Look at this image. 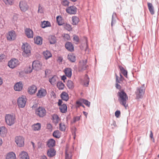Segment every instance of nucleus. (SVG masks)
<instances>
[{"label":"nucleus","instance_id":"51","mask_svg":"<svg viewBox=\"0 0 159 159\" xmlns=\"http://www.w3.org/2000/svg\"><path fill=\"white\" fill-rule=\"evenodd\" d=\"M116 79V82L117 83H120V82L122 81V80L121 79L119 78L118 76L116 74H115Z\"/></svg>","mask_w":159,"mask_h":159},{"label":"nucleus","instance_id":"52","mask_svg":"<svg viewBox=\"0 0 159 159\" xmlns=\"http://www.w3.org/2000/svg\"><path fill=\"white\" fill-rule=\"evenodd\" d=\"M135 93L136 95V98H139V88H137V89L136 91L135 92Z\"/></svg>","mask_w":159,"mask_h":159},{"label":"nucleus","instance_id":"29","mask_svg":"<svg viewBox=\"0 0 159 159\" xmlns=\"http://www.w3.org/2000/svg\"><path fill=\"white\" fill-rule=\"evenodd\" d=\"M52 135L54 137L59 139L61 137V133L59 130H57L54 131Z\"/></svg>","mask_w":159,"mask_h":159},{"label":"nucleus","instance_id":"20","mask_svg":"<svg viewBox=\"0 0 159 159\" xmlns=\"http://www.w3.org/2000/svg\"><path fill=\"white\" fill-rule=\"evenodd\" d=\"M65 46L66 48L70 52H72L74 50V47L70 42H66L65 44Z\"/></svg>","mask_w":159,"mask_h":159},{"label":"nucleus","instance_id":"62","mask_svg":"<svg viewBox=\"0 0 159 159\" xmlns=\"http://www.w3.org/2000/svg\"><path fill=\"white\" fill-rule=\"evenodd\" d=\"M76 103L77 105H78L80 106L82 104V103L79 101H77Z\"/></svg>","mask_w":159,"mask_h":159},{"label":"nucleus","instance_id":"2","mask_svg":"<svg viewBox=\"0 0 159 159\" xmlns=\"http://www.w3.org/2000/svg\"><path fill=\"white\" fill-rule=\"evenodd\" d=\"M23 51L22 53L23 56L24 57H28L31 55V47L27 43H23L21 47Z\"/></svg>","mask_w":159,"mask_h":159},{"label":"nucleus","instance_id":"16","mask_svg":"<svg viewBox=\"0 0 159 159\" xmlns=\"http://www.w3.org/2000/svg\"><path fill=\"white\" fill-rule=\"evenodd\" d=\"M37 87L34 85H33L29 87L28 89V92L30 94H33L37 91Z\"/></svg>","mask_w":159,"mask_h":159},{"label":"nucleus","instance_id":"50","mask_svg":"<svg viewBox=\"0 0 159 159\" xmlns=\"http://www.w3.org/2000/svg\"><path fill=\"white\" fill-rule=\"evenodd\" d=\"M80 116H76L74 117L73 118V122L74 123H75L76 122L79 120L80 119Z\"/></svg>","mask_w":159,"mask_h":159},{"label":"nucleus","instance_id":"46","mask_svg":"<svg viewBox=\"0 0 159 159\" xmlns=\"http://www.w3.org/2000/svg\"><path fill=\"white\" fill-rule=\"evenodd\" d=\"M82 102L86 106L89 107L90 105V102L87 100L83 99L82 100Z\"/></svg>","mask_w":159,"mask_h":159},{"label":"nucleus","instance_id":"60","mask_svg":"<svg viewBox=\"0 0 159 159\" xmlns=\"http://www.w3.org/2000/svg\"><path fill=\"white\" fill-rule=\"evenodd\" d=\"M116 88L118 89H120L121 88V86L120 84L116 83Z\"/></svg>","mask_w":159,"mask_h":159},{"label":"nucleus","instance_id":"23","mask_svg":"<svg viewBox=\"0 0 159 159\" xmlns=\"http://www.w3.org/2000/svg\"><path fill=\"white\" fill-rule=\"evenodd\" d=\"M68 59L72 62H74L76 61V57L72 53L69 54L67 56Z\"/></svg>","mask_w":159,"mask_h":159},{"label":"nucleus","instance_id":"40","mask_svg":"<svg viewBox=\"0 0 159 159\" xmlns=\"http://www.w3.org/2000/svg\"><path fill=\"white\" fill-rule=\"evenodd\" d=\"M79 21V19L76 16L72 17V24L74 25H76Z\"/></svg>","mask_w":159,"mask_h":159},{"label":"nucleus","instance_id":"24","mask_svg":"<svg viewBox=\"0 0 159 159\" xmlns=\"http://www.w3.org/2000/svg\"><path fill=\"white\" fill-rule=\"evenodd\" d=\"M21 159H29L28 153L24 151L22 152L19 154Z\"/></svg>","mask_w":159,"mask_h":159},{"label":"nucleus","instance_id":"28","mask_svg":"<svg viewBox=\"0 0 159 159\" xmlns=\"http://www.w3.org/2000/svg\"><path fill=\"white\" fill-rule=\"evenodd\" d=\"M59 107V109L61 112L65 113L67 111V106L66 104L63 103Z\"/></svg>","mask_w":159,"mask_h":159},{"label":"nucleus","instance_id":"63","mask_svg":"<svg viewBox=\"0 0 159 159\" xmlns=\"http://www.w3.org/2000/svg\"><path fill=\"white\" fill-rule=\"evenodd\" d=\"M43 144L42 143H39L38 146V148H39L42 147Z\"/></svg>","mask_w":159,"mask_h":159},{"label":"nucleus","instance_id":"31","mask_svg":"<svg viewBox=\"0 0 159 159\" xmlns=\"http://www.w3.org/2000/svg\"><path fill=\"white\" fill-rule=\"evenodd\" d=\"M89 78L88 75L87 74L85 75L84 78V86L86 87L88 86L89 84Z\"/></svg>","mask_w":159,"mask_h":159},{"label":"nucleus","instance_id":"41","mask_svg":"<svg viewBox=\"0 0 159 159\" xmlns=\"http://www.w3.org/2000/svg\"><path fill=\"white\" fill-rule=\"evenodd\" d=\"M50 23L48 21H43L42 22L41 27L43 28H44L46 27L50 26Z\"/></svg>","mask_w":159,"mask_h":159},{"label":"nucleus","instance_id":"14","mask_svg":"<svg viewBox=\"0 0 159 159\" xmlns=\"http://www.w3.org/2000/svg\"><path fill=\"white\" fill-rule=\"evenodd\" d=\"M23 87V85L22 82L20 81L15 84L14 85V88L15 91H20L22 89Z\"/></svg>","mask_w":159,"mask_h":159},{"label":"nucleus","instance_id":"8","mask_svg":"<svg viewBox=\"0 0 159 159\" xmlns=\"http://www.w3.org/2000/svg\"><path fill=\"white\" fill-rule=\"evenodd\" d=\"M15 142L19 147H22L24 145V139L21 136H17L15 138Z\"/></svg>","mask_w":159,"mask_h":159},{"label":"nucleus","instance_id":"5","mask_svg":"<svg viewBox=\"0 0 159 159\" xmlns=\"http://www.w3.org/2000/svg\"><path fill=\"white\" fill-rule=\"evenodd\" d=\"M19 62L16 58H12L11 59L8 63V66L12 69H14L19 65Z\"/></svg>","mask_w":159,"mask_h":159},{"label":"nucleus","instance_id":"4","mask_svg":"<svg viewBox=\"0 0 159 159\" xmlns=\"http://www.w3.org/2000/svg\"><path fill=\"white\" fill-rule=\"evenodd\" d=\"M16 37V32L13 30L8 31L6 34V38L7 40L11 41L15 40Z\"/></svg>","mask_w":159,"mask_h":159},{"label":"nucleus","instance_id":"12","mask_svg":"<svg viewBox=\"0 0 159 159\" xmlns=\"http://www.w3.org/2000/svg\"><path fill=\"white\" fill-rule=\"evenodd\" d=\"M76 7L74 6L68 7L66 9V12L70 14H75L77 11Z\"/></svg>","mask_w":159,"mask_h":159},{"label":"nucleus","instance_id":"42","mask_svg":"<svg viewBox=\"0 0 159 159\" xmlns=\"http://www.w3.org/2000/svg\"><path fill=\"white\" fill-rule=\"evenodd\" d=\"M116 13L115 12H114L113 13V14L112 15V20H111V26H112L114 24H115L116 22L115 18H116Z\"/></svg>","mask_w":159,"mask_h":159},{"label":"nucleus","instance_id":"64","mask_svg":"<svg viewBox=\"0 0 159 159\" xmlns=\"http://www.w3.org/2000/svg\"><path fill=\"white\" fill-rule=\"evenodd\" d=\"M41 159H47V158L46 156L43 155L41 157Z\"/></svg>","mask_w":159,"mask_h":159},{"label":"nucleus","instance_id":"21","mask_svg":"<svg viewBox=\"0 0 159 159\" xmlns=\"http://www.w3.org/2000/svg\"><path fill=\"white\" fill-rule=\"evenodd\" d=\"M6 159H16L15 154L13 152L8 153L6 155Z\"/></svg>","mask_w":159,"mask_h":159},{"label":"nucleus","instance_id":"27","mask_svg":"<svg viewBox=\"0 0 159 159\" xmlns=\"http://www.w3.org/2000/svg\"><path fill=\"white\" fill-rule=\"evenodd\" d=\"M64 72L66 75L69 77H71L72 75V70L70 68H66L65 69Z\"/></svg>","mask_w":159,"mask_h":159},{"label":"nucleus","instance_id":"43","mask_svg":"<svg viewBox=\"0 0 159 159\" xmlns=\"http://www.w3.org/2000/svg\"><path fill=\"white\" fill-rule=\"evenodd\" d=\"M73 40L74 43L76 44H77L79 42V37L75 35H73Z\"/></svg>","mask_w":159,"mask_h":159},{"label":"nucleus","instance_id":"6","mask_svg":"<svg viewBox=\"0 0 159 159\" xmlns=\"http://www.w3.org/2000/svg\"><path fill=\"white\" fill-rule=\"evenodd\" d=\"M26 101V98L25 96H22L19 97L17 100L19 107L20 108H24L25 105Z\"/></svg>","mask_w":159,"mask_h":159},{"label":"nucleus","instance_id":"56","mask_svg":"<svg viewBox=\"0 0 159 159\" xmlns=\"http://www.w3.org/2000/svg\"><path fill=\"white\" fill-rule=\"evenodd\" d=\"M121 72L125 77H127V72L126 70H124L121 71Z\"/></svg>","mask_w":159,"mask_h":159},{"label":"nucleus","instance_id":"45","mask_svg":"<svg viewBox=\"0 0 159 159\" xmlns=\"http://www.w3.org/2000/svg\"><path fill=\"white\" fill-rule=\"evenodd\" d=\"M64 28L68 31H70L72 30L71 25L68 24H66L64 26Z\"/></svg>","mask_w":159,"mask_h":159},{"label":"nucleus","instance_id":"48","mask_svg":"<svg viewBox=\"0 0 159 159\" xmlns=\"http://www.w3.org/2000/svg\"><path fill=\"white\" fill-rule=\"evenodd\" d=\"M38 13H43V9L42 7H41L40 4L39 5L38 10Z\"/></svg>","mask_w":159,"mask_h":159},{"label":"nucleus","instance_id":"3","mask_svg":"<svg viewBox=\"0 0 159 159\" xmlns=\"http://www.w3.org/2000/svg\"><path fill=\"white\" fill-rule=\"evenodd\" d=\"M5 120L7 124L11 126L14 124L16 118L14 116L11 114H7L5 116Z\"/></svg>","mask_w":159,"mask_h":159},{"label":"nucleus","instance_id":"38","mask_svg":"<svg viewBox=\"0 0 159 159\" xmlns=\"http://www.w3.org/2000/svg\"><path fill=\"white\" fill-rule=\"evenodd\" d=\"M67 86L68 88L70 89H73L74 87L73 83L70 80H68L67 83Z\"/></svg>","mask_w":159,"mask_h":159},{"label":"nucleus","instance_id":"15","mask_svg":"<svg viewBox=\"0 0 159 159\" xmlns=\"http://www.w3.org/2000/svg\"><path fill=\"white\" fill-rule=\"evenodd\" d=\"M25 33L29 38H33L34 34L33 31L30 28H27L25 30Z\"/></svg>","mask_w":159,"mask_h":159},{"label":"nucleus","instance_id":"11","mask_svg":"<svg viewBox=\"0 0 159 159\" xmlns=\"http://www.w3.org/2000/svg\"><path fill=\"white\" fill-rule=\"evenodd\" d=\"M47 93L46 90L43 89L41 88L38 90L37 96L39 98H41L45 96Z\"/></svg>","mask_w":159,"mask_h":159},{"label":"nucleus","instance_id":"55","mask_svg":"<svg viewBox=\"0 0 159 159\" xmlns=\"http://www.w3.org/2000/svg\"><path fill=\"white\" fill-rule=\"evenodd\" d=\"M53 118L54 120H56V122H58V121L59 117L57 115H55L53 116Z\"/></svg>","mask_w":159,"mask_h":159},{"label":"nucleus","instance_id":"39","mask_svg":"<svg viewBox=\"0 0 159 159\" xmlns=\"http://www.w3.org/2000/svg\"><path fill=\"white\" fill-rule=\"evenodd\" d=\"M66 126L64 123H62L59 124V129L61 131H65L66 129Z\"/></svg>","mask_w":159,"mask_h":159},{"label":"nucleus","instance_id":"47","mask_svg":"<svg viewBox=\"0 0 159 159\" xmlns=\"http://www.w3.org/2000/svg\"><path fill=\"white\" fill-rule=\"evenodd\" d=\"M33 69H34V68H33L32 66H29L27 67L26 72L27 73H30L32 72Z\"/></svg>","mask_w":159,"mask_h":159},{"label":"nucleus","instance_id":"36","mask_svg":"<svg viewBox=\"0 0 159 159\" xmlns=\"http://www.w3.org/2000/svg\"><path fill=\"white\" fill-rule=\"evenodd\" d=\"M41 127V125L39 123L34 124L32 126L33 129L35 131L39 130L40 129Z\"/></svg>","mask_w":159,"mask_h":159},{"label":"nucleus","instance_id":"18","mask_svg":"<svg viewBox=\"0 0 159 159\" xmlns=\"http://www.w3.org/2000/svg\"><path fill=\"white\" fill-rule=\"evenodd\" d=\"M56 142L53 139H49L47 142V145L50 148H52L55 146Z\"/></svg>","mask_w":159,"mask_h":159},{"label":"nucleus","instance_id":"44","mask_svg":"<svg viewBox=\"0 0 159 159\" xmlns=\"http://www.w3.org/2000/svg\"><path fill=\"white\" fill-rule=\"evenodd\" d=\"M7 5H11L14 3V0H3Z\"/></svg>","mask_w":159,"mask_h":159},{"label":"nucleus","instance_id":"10","mask_svg":"<svg viewBox=\"0 0 159 159\" xmlns=\"http://www.w3.org/2000/svg\"><path fill=\"white\" fill-rule=\"evenodd\" d=\"M42 66V63L38 60L34 61L33 62L32 67L36 70H39L40 69Z\"/></svg>","mask_w":159,"mask_h":159},{"label":"nucleus","instance_id":"59","mask_svg":"<svg viewBox=\"0 0 159 159\" xmlns=\"http://www.w3.org/2000/svg\"><path fill=\"white\" fill-rule=\"evenodd\" d=\"M5 55L3 54L0 55V61H1L4 58Z\"/></svg>","mask_w":159,"mask_h":159},{"label":"nucleus","instance_id":"7","mask_svg":"<svg viewBox=\"0 0 159 159\" xmlns=\"http://www.w3.org/2000/svg\"><path fill=\"white\" fill-rule=\"evenodd\" d=\"M46 113L45 109L42 107H39L35 110L36 114L40 117H43L45 116Z\"/></svg>","mask_w":159,"mask_h":159},{"label":"nucleus","instance_id":"57","mask_svg":"<svg viewBox=\"0 0 159 159\" xmlns=\"http://www.w3.org/2000/svg\"><path fill=\"white\" fill-rule=\"evenodd\" d=\"M63 103V102L62 100L61 99H59L58 100V105L59 106H60L62 105V103Z\"/></svg>","mask_w":159,"mask_h":159},{"label":"nucleus","instance_id":"54","mask_svg":"<svg viewBox=\"0 0 159 159\" xmlns=\"http://www.w3.org/2000/svg\"><path fill=\"white\" fill-rule=\"evenodd\" d=\"M61 20V17L58 16L57 17V20L59 25H61V24L60 23V20Z\"/></svg>","mask_w":159,"mask_h":159},{"label":"nucleus","instance_id":"53","mask_svg":"<svg viewBox=\"0 0 159 159\" xmlns=\"http://www.w3.org/2000/svg\"><path fill=\"white\" fill-rule=\"evenodd\" d=\"M120 111H116L115 112V116L116 117L118 118L120 115Z\"/></svg>","mask_w":159,"mask_h":159},{"label":"nucleus","instance_id":"58","mask_svg":"<svg viewBox=\"0 0 159 159\" xmlns=\"http://www.w3.org/2000/svg\"><path fill=\"white\" fill-rule=\"evenodd\" d=\"M47 129H51L52 127V126L51 124H47Z\"/></svg>","mask_w":159,"mask_h":159},{"label":"nucleus","instance_id":"34","mask_svg":"<svg viewBox=\"0 0 159 159\" xmlns=\"http://www.w3.org/2000/svg\"><path fill=\"white\" fill-rule=\"evenodd\" d=\"M42 39L39 36L37 37L34 39V42L37 44L41 45L42 43Z\"/></svg>","mask_w":159,"mask_h":159},{"label":"nucleus","instance_id":"30","mask_svg":"<svg viewBox=\"0 0 159 159\" xmlns=\"http://www.w3.org/2000/svg\"><path fill=\"white\" fill-rule=\"evenodd\" d=\"M48 40L51 44H54L56 41V38L54 35H50L48 38Z\"/></svg>","mask_w":159,"mask_h":159},{"label":"nucleus","instance_id":"26","mask_svg":"<svg viewBox=\"0 0 159 159\" xmlns=\"http://www.w3.org/2000/svg\"><path fill=\"white\" fill-rule=\"evenodd\" d=\"M43 55L45 59L47 60L52 56V54L48 50H46L43 52Z\"/></svg>","mask_w":159,"mask_h":159},{"label":"nucleus","instance_id":"25","mask_svg":"<svg viewBox=\"0 0 159 159\" xmlns=\"http://www.w3.org/2000/svg\"><path fill=\"white\" fill-rule=\"evenodd\" d=\"M7 132V129L4 126H2L0 128V134L1 135L4 137L6 136Z\"/></svg>","mask_w":159,"mask_h":159},{"label":"nucleus","instance_id":"17","mask_svg":"<svg viewBox=\"0 0 159 159\" xmlns=\"http://www.w3.org/2000/svg\"><path fill=\"white\" fill-rule=\"evenodd\" d=\"M56 154V151L54 148H49L47 151V155L49 157H52Z\"/></svg>","mask_w":159,"mask_h":159},{"label":"nucleus","instance_id":"35","mask_svg":"<svg viewBox=\"0 0 159 159\" xmlns=\"http://www.w3.org/2000/svg\"><path fill=\"white\" fill-rule=\"evenodd\" d=\"M65 159H72V155L71 152L68 151L67 149L66 150Z\"/></svg>","mask_w":159,"mask_h":159},{"label":"nucleus","instance_id":"49","mask_svg":"<svg viewBox=\"0 0 159 159\" xmlns=\"http://www.w3.org/2000/svg\"><path fill=\"white\" fill-rule=\"evenodd\" d=\"M61 3L63 6H67L69 5V2L67 0H63Z\"/></svg>","mask_w":159,"mask_h":159},{"label":"nucleus","instance_id":"37","mask_svg":"<svg viewBox=\"0 0 159 159\" xmlns=\"http://www.w3.org/2000/svg\"><path fill=\"white\" fill-rule=\"evenodd\" d=\"M57 85L58 88L60 90L63 89L65 86L64 84L61 81L58 82L57 83Z\"/></svg>","mask_w":159,"mask_h":159},{"label":"nucleus","instance_id":"33","mask_svg":"<svg viewBox=\"0 0 159 159\" xmlns=\"http://www.w3.org/2000/svg\"><path fill=\"white\" fill-rule=\"evenodd\" d=\"M145 86L144 84H143L142 87L140 88V98H143V95L145 93Z\"/></svg>","mask_w":159,"mask_h":159},{"label":"nucleus","instance_id":"9","mask_svg":"<svg viewBox=\"0 0 159 159\" xmlns=\"http://www.w3.org/2000/svg\"><path fill=\"white\" fill-rule=\"evenodd\" d=\"M19 6L21 11H27L29 7L26 2L24 0L20 2Z\"/></svg>","mask_w":159,"mask_h":159},{"label":"nucleus","instance_id":"19","mask_svg":"<svg viewBox=\"0 0 159 159\" xmlns=\"http://www.w3.org/2000/svg\"><path fill=\"white\" fill-rule=\"evenodd\" d=\"M58 79V78L56 75H54L52 77L49 79V81L51 84L52 85H55Z\"/></svg>","mask_w":159,"mask_h":159},{"label":"nucleus","instance_id":"22","mask_svg":"<svg viewBox=\"0 0 159 159\" xmlns=\"http://www.w3.org/2000/svg\"><path fill=\"white\" fill-rule=\"evenodd\" d=\"M61 98L64 101H67L69 98L68 94L65 92H63L60 95Z\"/></svg>","mask_w":159,"mask_h":159},{"label":"nucleus","instance_id":"61","mask_svg":"<svg viewBox=\"0 0 159 159\" xmlns=\"http://www.w3.org/2000/svg\"><path fill=\"white\" fill-rule=\"evenodd\" d=\"M119 69H120L121 72L125 70L124 68L121 66H119Z\"/></svg>","mask_w":159,"mask_h":159},{"label":"nucleus","instance_id":"13","mask_svg":"<svg viewBox=\"0 0 159 159\" xmlns=\"http://www.w3.org/2000/svg\"><path fill=\"white\" fill-rule=\"evenodd\" d=\"M87 62V61L86 60L85 62L84 61H83V63H81L78 68V70L79 71L81 72L84 70H86L88 66L86 65V63Z\"/></svg>","mask_w":159,"mask_h":159},{"label":"nucleus","instance_id":"1","mask_svg":"<svg viewBox=\"0 0 159 159\" xmlns=\"http://www.w3.org/2000/svg\"><path fill=\"white\" fill-rule=\"evenodd\" d=\"M117 95L120 104L126 108L128 106V104H126V101L128 99L127 95L123 91L118 92Z\"/></svg>","mask_w":159,"mask_h":159},{"label":"nucleus","instance_id":"32","mask_svg":"<svg viewBox=\"0 0 159 159\" xmlns=\"http://www.w3.org/2000/svg\"><path fill=\"white\" fill-rule=\"evenodd\" d=\"M148 9L151 14L152 15H153L154 14V7L152 4L151 3L148 2Z\"/></svg>","mask_w":159,"mask_h":159}]
</instances>
